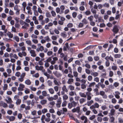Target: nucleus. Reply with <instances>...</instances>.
Listing matches in <instances>:
<instances>
[{
  "mask_svg": "<svg viewBox=\"0 0 123 123\" xmlns=\"http://www.w3.org/2000/svg\"><path fill=\"white\" fill-rule=\"evenodd\" d=\"M62 91H64L66 92H68V90L66 88V87L65 85H64L62 87Z\"/></svg>",
  "mask_w": 123,
  "mask_h": 123,
  "instance_id": "27",
  "label": "nucleus"
},
{
  "mask_svg": "<svg viewBox=\"0 0 123 123\" xmlns=\"http://www.w3.org/2000/svg\"><path fill=\"white\" fill-rule=\"evenodd\" d=\"M6 26L4 25H2L1 26V28L4 31V32L5 33H6L7 31V30L6 29Z\"/></svg>",
  "mask_w": 123,
  "mask_h": 123,
  "instance_id": "19",
  "label": "nucleus"
},
{
  "mask_svg": "<svg viewBox=\"0 0 123 123\" xmlns=\"http://www.w3.org/2000/svg\"><path fill=\"white\" fill-rule=\"evenodd\" d=\"M115 110L113 109H111L110 111V112L109 113V116H112L114 115L115 114Z\"/></svg>",
  "mask_w": 123,
  "mask_h": 123,
  "instance_id": "8",
  "label": "nucleus"
},
{
  "mask_svg": "<svg viewBox=\"0 0 123 123\" xmlns=\"http://www.w3.org/2000/svg\"><path fill=\"white\" fill-rule=\"evenodd\" d=\"M70 9L71 10H75L76 11H77L78 10L77 7L76 6H71L70 7Z\"/></svg>",
  "mask_w": 123,
  "mask_h": 123,
  "instance_id": "25",
  "label": "nucleus"
},
{
  "mask_svg": "<svg viewBox=\"0 0 123 123\" xmlns=\"http://www.w3.org/2000/svg\"><path fill=\"white\" fill-rule=\"evenodd\" d=\"M9 55L7 52L5 53L3 57H4L6 58H7L9 57Z\"/></svg>",
  "mask_w": 123,
  "mask_h": 123,
  "instance_id": "64",
  "label": "nucleus"
},
{
  "mask_svg": "<svg viewBox=\"0 0 123 123\" xmlns=\"http://www.w3.org/2000/svg\"><path fill=\"white\" fill-rule=\"evenodd\" d=\"M80 107H78L76 108H74L72 110V111L73 112H77L79 113L80 111Z\"/></svg>",
  "mask_w": 123,
  "mask_h": 123,
  "instance_id": "10",
  "label": "nucleus"
},
{
  "mask_svg": "<svg viewBox=\"0 0 123 123\" xmlns=\"http://www.w3.org/2000/svg\"><path fill=\"white\" fill-rule=\"evenodd\" d=\"M94 18L93 16L92 15H91L88 18V19L90 22L92 21L93 20Z\"/></svg>",
  "mask_w": 123,
  "mask_h": 123,
  "instance_id": "37",
  "label": "nucleus"
},
{
  "mask_svg": "<svg viewBox=\"0 0 123 123\" xmlns=\"http://www.w3.org/2000/svg\"><path fill=\"white\" fill-rule=\"evenodd\" d=\"M73 24L71 23H69L67 25L68 27L70 28L73 27Z\"/></svg>",
  "mask_w": 123,
  "mask_h": 123,
  "instance_id": "53",
  "label": "nucleus"
},
{
  "mask_svg": "<svg viewBox=\"0 0 123 123\" xmlns=\"http://www.w3.org/2000/svg\"><path fill=\"white\" fill-rule=\"evenodd\" d=\"M46 15L48 18H50L51 17V15L50 12H47L46 13Z\"/></svg>",
  "mask_w": 123,
  "mask_h": 123,
  "instance_id": "58",
  "label": "nucleus"
},
{
  "mask_svg": "<svg viewBox=\"0 0 123 123\" xmlns=\"http://www.w3.org/2000/svg\"><path fill=\"white\" fill-rule=\"evenodd\" d=\"M121 56L120 54H116L114 55V57L115 58H119L121 57Z\"/></svg>",
  "mask_w": 123,
  "mask_h": 123,
  "instance_id": "31",
  "label": "nucleus"
},
{
  "mask_svg": "<svg viewBox=\"0 0 123 123\" xmlns=\"http://www.w3.org/2000/svg\"><path fill=\"white\" fill-rule=\"evenodd\" d=\"M111 102L113 104H116L117 102V100L115 98H112L111 100Z\"/></svg>",
  "mask_w": 123,
  "mask_h": 123,
  "instance_id": "50",
  "label": "nucleus"
},
{
  "mask_svg": "<svg viewBox=\"0 0 123 123\" xmlns=\"http://www.w3.org/2000/svg\"><path fill=\"white\" fill-rule=\"evenodd\" d=\"M123 62V61L122 60L120 59H118L117 61V63L119 65L121 64Z\"/></svg>",
  "mask_w": 123,
  "mask_h": 123,
  "instance_id": "60",
  "label": "nucleus"
},
{
  "mask_svg": "<svg viewBox=\"0 0 123 123\" xmlns=\"http://www.w3.org/2000/svg\"><path fill=\"white\" fill-rule=\"evenodd\" d=\"M25 83L26 84L29 85L31 84V82L29 79H27L25 81Z\"/></svg>",
  "mask_w": 123,
  "mask_h": 123,
  "instance_id": "22",
  "label": "nucleus"
},
{
  "mask_svg": "<svg viewBox=\"0 0 123 123\" xmlns=\"http://www.w3.org/2000/svg\"><path fill=\"white\" fill-rule=\"evenodd\" d=\"M73 107H75L77 105V103L75 101H73L71 102Z\"/></svg>",
  "mask_w": 123,
  "mask_h": 123,
  "instance_id": "54",
  "label": "nucleus"
},
{
  "mask_svg": "<svg viewBox=\"0 0 123 123\" xmlns=\"http://www.w3.org/2000/svg\"><path fill=\"white\" fill-rule=\"evenodd\" d=\"M16 103L17 105H19L21 102V99H17L16 100Z\"/></svg>",
  "mask_w": 123,
  "mask_h": 123,
  "instance_id": "42",
  "label": "nucleus"
},
{
  "mask_svg": "<svg viewBox=\"0 0 123 123\" xmlns=\"http://www.w3.org/2000/svg\"><path fill=\"white\" fill-rule=\"evenodd\" d=\"M7 85L6 84H5L3 86V90L4 91L6 90L7 89Z\"/></svg>",
  "mask_w": 123,
  "mask_h": 123,
  "instance_id": "51",
  "label": "nucleus"
},
{
  "mask_svg": "<svg viewBox=\"0 0 123 123\" xmlns=\"http://www.w3.org/2000/svg\"><path fill=\"white\" fill-rule=\"evenodd\" d=\"M13 39L15 40L17 42H18L19 41V38L18 36H14L13 38Z\"/></svg>",
  "mask_w": 123,
  "mask_h": 123,
  "instance_id": "35",
  "label": "nucleus"
},
{
  "mask_svg": "<svg viewBox=\"0 0 123 123\" xmlns=\"http://www.w3.org/2000/svg\"><path fill=\"white\" fill-rule=\"evenodd\" d=\"M61 35L63 38L66 37L67 36L66 33L65 31H64L61 33Z\"/></svg>",
  "mask_w": 123,
  "mask_h": 123,
  "instance_id": "17",
  "label": "nucleus"
},
{
  "mask_svg": "<svg viewBox=\"0 0 123 123\" xmlns=\"http://www.w3.org/2000/svg\"><path fill=\"white\" fill-rule=\"evenodd\" d=\"M7 35L8 37L10 38H12L13 36V35L10 32H8L7 33Z\"/></svg>",
  "mask_w": 123,
  "mask_h": 123,
  "instance_id": "46",
  "label": "nucleus"
},
{
  "mask_svg": "<svg viewBox=\"0 0 123 123\" xmlns=\"http://www.w3.org/2000/svg\"><path fill=\"white\" fill-rule=\"evenodd\" d=\"M82 22L83 23V24L85 25L87 24L88 23L87 20L85 18L83 19L82 20Z\"/></svg>",
  "mask_w": 123,
  "mask_h": 123,
  "instance_id": "47",
  "label": "nucleus"
},
{
  "mask_svg": "<svg viewBox=\"0 0 123 123\" xmlns=\"http://www.w3.org/2000/svg\"><path fill=\"white\" fill-rule=\"evenodd\" d=\"M26 9L27 10V13L29 15H31L32 13L31 10V8L29 6H27L26 8Z\"/></svg>",
  "mask_w": 123,
  "mask_h": 123,
  "instance_id": "6",
  "label": "nucleus"
},
{
  "mask_svg": "<svg viewBox=\"0 0 123 123\" xmlns=\"http://www.w3.org/2000/svg\"><path fill=\"white\" fill-rule=\"evenodd\" d=\"M25 87V86L22 84H20L19 87L18 88V90L19 91H22L23 90V89Z\"/></svg>",
  "mask_w": 123,
  "mask_h": 123,
  "instance_id": "7",
  "label": "nucleus"
},
{
  "mask_svg": "<svg viewBox=\"0 0 123 123\" xmlns=\"http://www.w3.org/2000/svg\"><path fill=\"white\" fill-rule=\"evenodd\" d=\"M86 101V99L83 98H81L79 100L80 103L81 104Z\"/></svg>",
  "mask_w": 123,
  "mask_h": 123,
  "instance_id": "24",
  "label": "nucleus"
},
{
  "mask_svg": "<svg viewBox=\"0 0 123 123\" xmlns=\"http://www.w3.org/2000/svg\"><path fill=\"white\" fill-rule=\"evenodd\" d=\"M53 73L55 76L58 77H59L62 76L61 74L57 71L53 72Z\"/></svg>",
  "mask_w": 123,
  "mask_h": 123,
  "instance_id": "9",
  "label": "nucleus"
},
{
  "mask_svg": "<svg viewBox=\"0 0 123 123\" xmlns=\"http://www.w3.org/2000/svg\"><path fill=\"white\" fill-rule=\"evenodd\" d=\"M47 101L46 99H43L40 101V103L42 105H44L46 104Z\"/></svg>",
  "mask_w": 123,
  "mask_h": 123,
  "instance_id": "20",
  "label": "nucleus"
},
{
  "mask_svg": "<svg viewBox=\"0 0 123 123\" xmlns=\"http://www.w3.org/2000/svg\"><path fill=\"white\" fill-rule=\"evenodd\" d=\"M118 122L119 123H123V118L121 117H119L118 118Z\"/></svg>",
  "mask_w": 123,
  "mask_h": 123,
  "instance_id": "43",
  "label": "nucleus"
},
{
  "mask_svg": "<svg viewBox=\"0 0 123 123\" xmlns=\"http://www.w3.org/2000/svg\"><path fill=\"white\" fill-rule=\"evenodd\" d=\"M51 13L53 17H55L56 15V13L54 11H52L51 12Z\"/></svg>",
  "mask_w": 123,
  "mask_h": 123,
  "instance_id": "61",
  "label": "nucleus"
},
{
  "mask_svg": "<svg viewBox=\"0 0 123 123\" xmlns=\"http://www.w3.org/2000/svg\"><path fill=\"white\" fill-rule=\"evenodd\" d=\"M119 30L117 26H115L114 27L113 31L115 33H117L118 31Z\"/></svg>",
  "mask_w": 123,
  "mask_h": 123,
  "instance_id": "12",
  "label": "nucleus"
},
{
  "mask_svg": "<svg viewBox=\"0 0 123 123\" xmlns=\"http://www.w3.org/2000/svg\"><path fill=\"white\" fill-rule=\"evenodd\" d=\"M6 71L7 74H8L9 75H11L10 74L12 72V71L11 69L9 68H7L6 69Z\"/></svg>",
  "mask_w": 123,
  "mask_h": 123,
  "instance_id": "36",
  "label": "nucleus"
},
{
  "mask_svg": "<svg viewBox=\"0 0 123 123\" xmlns=\"http://www.w3.org/2000/svg\"><path fill=\"white\" fill-rule=\"evenodd\" d=\"M101 108L103 110H105L107 109V107L106 105H103L101 106Z\"/></svg>",
  "mask_w": 123,
  "mask_h": 123,
  "instance_id": "41",
  "label": "nucleus"
},
{
  "mask_svg": "<svg viewBox=\"0 0 123 123\" xmlns=\"http://www.w3.org/2000/svg\"><path fill=\"white\" fill-rule=\"evenodd\" d=\"M3 75L5 78H6L8 76H10L11 75H9L6 72H4L3 74Z\"/></svg>",
  "mask_w": 123,
  "mask_h": 123,
  "instance_id": "32",
  "label": "nucleus"
},
{
  "mask_svg": "<svg viewBox=\"0 0 123 123\" xmlns=\"http://www.w3.org/2000/svg\"><path fill=\"white\" fill-rule=\"evenodd\" d=\"M45 40L48 42H49L50 41V39L48 36H47L45 37L44 38Z\"/></svg>",
  "mask_w": 123,
  "mask_h": 123,
  "instance_id": "48",
  "label": "nucleus"
},
{
  "mask_svg": "<svg viewBox=\"0 0 123 123\" xmlns=\"http://www.w3.org/2000/svg\"><path fill=\"white\" fill-rule=\"evenodd\" d=\"M112 69L113 70H116L117 69V67L116 66H113L111 67Z\"/></svg>",
  "mask_w": 123,
  "mask_h": 123,
  "instance_id": "62",
  "label": "nucleus"
},
{
  "mask_svg": "<svg viewBox=\"0 0 123 123\" xmlns=\"http://www.w3.org/2000/svg\"><path fill=\"white\" fill-rule=\"evenodd\" d=\"M68 98V97L66 94H64L63 96V98L64 100H67Z\"/></svg>",
  "mask_w": 123,
  "mask_h": 123,
  "instance_id": "38",
  "label": "nucleus"
},
{
  "mask_svg": "<svg viewBox=\"0 0 123 123\" xmlns=\"http://www.w3.org/2000/svg\"><path fill=\"white\" fill-rule=\"evenodd\" d=\"M15 26L16 28H19L20 27V25L18 23H16L15 24Z\"/></svg>",
  "mask_w": 123,
  "mask_h": 123,
  "instance_id": "57",
  "label": "nucleus"
},
{
  "mask_svg": "<svg viewBox=\"0 0 123 123\" xmlns=\"http://www.w3.org/2000/svg\"><path fill=\"white\" fill-rule=\"evenodd\" d=\"M68 87L69 89L71 91L73 90L74 89V87L72 85L69 86Z\"/></svg>",
  "mask_w": 123,
  "mask_h": 123,
  "instance_id": "45",
  "label": "nucleus"
},
{
  "mask_svg": "<svg viewBox=\"0 0 123 123\" xmlns=\"http://www.w3.org/2000/svg\"><path fill=\"white\" fill-rule=\"evenodd\" d=\"M48 85L49 86H51L52 85V82L50 80H48L47 81Z\"/></svg>",
  "mask_w": 123,
  "mask_h": 123,
  "instance_id": "39",
  "label": "nucleus"
},
{
  "mask_svg": "<svg viewBox=\"0 0 123 123\" xmlns=\"http://www.w3.org/2000/svg\"><path fill=\"white\" fill-rule=\"evenodd\" d=\"M95 83L94 82H93L90 83L89 85V87L93 86L95 85Z\"/></svg>",
  "mask_w": 123,
  "mask_h": 123,
  "instance_id": "56",
  "label": "nucleus"
},
{
  "mask_svg": "<svg viewBox=\"0 0 123 123\" xmlns=\"http://www.w3.org/2000/svg\"><path fill=\"white\" fill-rule=\"evenodd\" d=\"M1 105L4 108L7 107V104L3 102H1Z\"/></svg>",
  "mask_w": 123,
  "mask_h": 123,
  "instance_id": "28",
  "label": "nucleus"
},
{
  "mask_svg": "<svg viewBox=\"0 0 123 123\" xmlns=\"http://www.w3.org/2000/svg\"><path fill=\"white\" fill-rule=\"evenodd\" d=\"M26 43L29 46L31 45V41L29 40H27L26 41Z\"/></svg>",
  "mask_w": 123,
  "mask_h": 123,
  "instance_id": "40",
  "label": "nucleus"
},
{
  "mask_svg": "<svg viewBox=\"0 0 123 123\" xmlns=\"http://www.w3.org/2000/svg\"><path fill=\"white\" fill-rule=\"evenodd\" d=\"M20 49L22 51V52H20L18 53V56L20 57H22L23 56H26L27 55V53L24 51L26 50L25 47L24 46H23L21 47Z\"/></svg>",
  "mask_w": 123,
  "mask_h": 123,
  "instance_id": "1",
  "label": "nucleus"
},
{
  "mask_svg": "<svg viewBox=\"0 0 123 123\" xmlns=\"http://www.w3.org/2000/svg\"><path fill=\"white\" fill-rule=\"evenodd\" d=\"M49 92L51 94H53L54 93V91L53 89L52 88H50L49 89Z\"/></svg>",
  "mask_w": 123,
  "mask_h": 123,
  "instance_id": "26",
  "label": "nucleus"
},
{
  "mask_svg": "<svg viewBox=\"0 0 123 123\" xmlns=\"http://www.w3.org/2000/svg\"><path fill=\"white\" fill-rule=\"evenodd\" d=\"M110 122L111 123H114L115 118L113 116L110 117Z\"/></svg>",
  "mask_w": 123,
  "mask_h": 123,
  "instance_id": "30",
  "label": "nucleus"
},
{
  "mask_svg": "<svg viewBox=\"0 0 123 123\" xmlns=\"http://www.w3.org/2000/svg\"><path fill=\"white\" fill-rule=\"evenodd\" d=\"M105 59L107 61H108V59H109L112 61L113 62L114 61L113 58L111 56H107L105 57Z\"/></svg>",
  "mask_w": 123,
  "mask_h": 123,
  "instance_id": "15",
  "label": "nucleus"
},
{
  "mask_svg": "<svg viewBox=\"0 0 123 123\" xmlns=\"http://www.w3.org/2000/svg\"><path fill=\"white\" fill-rule=\"evenodd\" d=\"M81 119L82 120H84V123H86L87 122V117L84 116H82L80 117Z\"/></svg>",
  "mask_w": 123,
  "mask_h": 123,
  "instance_id": "16",
  "label": "nucleus"
},
{
  "mask_svg": "<svg viewBox=\"0 0 123 123\" xmlns=\"http://www.w3.org/2000/svg\"><path fill=\"white\" fill-rule=\"evenodd\" d=\"M93 103V101L91 100L90 101H88L87 103V105L88 106H90Z\"/></svg>",
  "mask_w": 123,
  "mask_h": 123,
  "instance_id": "33",
  "label": "nucleus"
},
{
  "mask_svg": "<svg viewBox=\"0 0 123 123\" xmlns=\"http://www.w3.org/2000/svg\"><path fill=\"white\" fill-rule=\"evenodd\" d=\"M6 98L7 99H6L5 100L7 103H12L13 102V101L10 97H7Z\"/></svg>",
  "mask_w": 123,
  "mask_h": 123,
  "instance_id": "11",
  "label": "nucleus"
},
{
  "mask_svg": "<svg viewBox=\"0 0 123 123\" xmlns=\"http://www.w3.org/2000/svg\"><path fill=\"white\" fill-rule=\"evenodd\" d=\"M113 72L111 71H110L109 74V76L110 77H112L113 76Z\"/></svg>",
  "mask_w": 123,
  "mask_h": 123,
  "instance_id": "49",
  "label": "nucleus"
},
{
  "mask_svg": "<svg viewBox=\"0 0 123 123\" xmlns=\"http://www.w3.org/2000/svg\"><path fill=\"white\" fill-rule=\"evenodd\" d=\"M46 115L47 117H46L45 121L47 122H49L50 120V114L49 113H47L46 114Z\"/></svg>",
  "mask_w": 123,
  "mask_h": 123,
  "instance_id": "4",
  "label": "nucleus"
},
{
  "mask_svg": "<svg viewBox=\"0 0 123 123\" xmlns=\"http://www.w3.org/2000/svg\"><path fill=\"white\" fill-rule=\"evenodd\" d=\"M30 53L31 54V56L35 57L36 56L37 54L36 53L35 51L34 50L32 49L30 51Z\"/></svg>",
  "mask_w": 123,
  "mask_h": 123,
  "instance_id": "5",
  "label": "nucleus"
},
{
  "mask_svg": "<svg viewBox=\"0 0 123 123\" xmlns=\"http://www.w3.org/2000/svg\"><path fill=\"white\" fill-rule=\"evenodd\" d=\"M79 95L82 97L86 98V95L84 93L81 92L79 93Z\"/></svg>",
  "mask_w": 123,
  "mask_h": 123,
  "instance_id": "23",
  "label": "nucleus"
},
{
  "mask_svg": "<svg viewBox=\"0 0 123 123\" xmlns=\"http://www.w3.org/2000/svg\"><path fill=\"white\" fill-rule=\"evenodd\" d=\"M36 70H42L43 69V67L42 66H36L35 67Z\"/></svg>",
  "mask_w": 123,
  "mask_h": 123,
  "instance_id": "13",
  "label": "nucleus"
},
{
  "mask_svg": "<svg viewBox=\"0 0 123 123\" xmlns=\"http://www.w3.org/2000/svg\"><path fill=\"white\" fill-rule=\"evenodd\" d=\"M91 11L94 14L96 13H97V11L96 10L94 9L92 7L91 8Z\"/></svg>",
  "mask_w": 123,
  "mask_h": 123,
  "instance_id": "34",
  "label": "nucleus"
},
{
  "mask_svg": "<svg viewBox=\"0 0 123 123\" xmlns=\"http://www.w3.org/2000/svg\"><path fill=\"white\" fill-rule=\"evenodd\" d=\"M91 74L94 77L97 76L98 75V74L97 72H94L92 73Z\"/></svg>",
  "mask_w": 123,
  "mask_h": 123,
  "instance_id": "44",
  "label": "nucleus"
},
{
  "mask_svg": "<svg viewBox=\"0 0 123 123\" xmlns=\"http://www.w3.org/2000/svg\"><path fill=\"white\" fill-rule=\"evenodd\" d=\"M54 79L55 80L53 81L54 84L56 85L60 86L61 84V81L56 78Z\"/></svg>",
  "mask_w": 123,
  "mask_h": 123,
  "instance_id": "3",
  "label": "nucleus"
},
{
  "mask_svg": "<svg viewBox=\"0 0 123 123\" xmlns=\"http://www.w3.org/2000/svg\"><path fill=\"white\" fill-rule=\"evenodd\" d=\"M74 79L72 78L69 79L67 81V83L69 84H72L74 82Z\"/></svg>",
  "mask_w": 123,
  "mask_h": 123,
  "instance_id": "21",
  "label": "nucleus"
},
{
  "mask_svg": "<svg viewBox=\"0 0 123 123\" xmlns=\"http://www.w3.org/2000/svg\"><path fill=\"white\" fill-rule=\"evenodd\" d=\"M43 74L44 75L46 76L47 77V78H49L50 75L49 74H48L47 72H44Z\"/></svg>",
  "mask_w": 123,
  "mask_h": 123,
  "instance_id": "59",
  "label": "nucleus"
},
{
  "mask_svg": "<svg viewBox=\"0 0 123 123\" xmlns=\"http://www.w3.org/2000/svg\"><path fill=\"white\" fill-rule=\"evenodd\" d=\"M42 95L44 97H46L49 95V94H47V92L45 91H43L42 92Z\"/></svg>",
  "mask_w": 123,
  "mask_h": 123,
  "instance_id": "18",
  "label": "nucleus"
},
{
  "mask_svg": "<svg viewBox=\"0 0 123 123\" xmlns=\"http://www.w3.org/2000/svg\"><path fill=\"white\" fill-rule=\"evenodd\" d=\"M60 9L61 10V11L62 12H63L64 10L65 9V7L63 5H62L60 7Z\"/></svg>",
  "mask_w": 123,
  "mask_h": 123,
  "instance_id": "55",
  "label": "nucleus"
},
{
  "mask_svg": "<svg viewBox=\"0 0 123 123\" xmlns=\"http://www.w3.org/2000/svg\"><path fill=\"white\" fill-rule=\"evenodd\" d=\"M24 25L22 27V28L27 29H28L27 27H28L29 26V24L26 22H25Z\"/></svg>",
  "mask_w": 123,
  "mask_h": 123,
  "instance_id": "14",
  "label": "nucleus"
},
{
  "mask_svg": "<svg viewBox=\"0 0 123 123\" xmlns=\"http://www.w3.org/2000/svg\"><path fill=\"white\" fill-rule=\"evenodd\" d=\"M95 100L97 101L99 103H101V102H102L103 101L102 100L100 99L98 97H95L94 98Z\"/></svg>",
  "mask_w": 123,
  "mask_h": 123,
  "instance_id": "29",
  "label": "nucleus"
},
{
  "mask_svg": "<svg viewBox=\"0 0 123 123\" xmlns=\"http://www.w3.org/2000/svg\"><path fill=\"white\" fill-rule=\"evenodd\" d=\"M48 112L47 109L46 108H44L42 110V112L43 114H44Z\"/></svg>",
  "mask_w": 123,
  "mask_h": 123,
  "instance_id": "52",
  "label": "nucleus"
},
{
  "mask_svg": "<svg viewBox=\"0 0 123 123\" xmlns=\"http://www.w3.org/2000/svg\"><path fill=\"white\" fill-rule=\"evenodd\" d=\"M51 38L52 40H56L57 39V37L56 36L53 35L51 37Z\"/></svg>",
  "mask_w": 123,
  "mask_h": 123,
  "instance_id": "63",
  "label": "nucleus"
},
{
  "mask_svg": "<svg viewBox=\"0 0 123 123\" xmlns=\"http://www.w3.org/2000/svg\"><path fill=\"white\" fill-rule=\"evenodd\" d=\"M14 9L16 11V14L17 15H19V14L20 10L18 9V6L17 5H16L14 6Z\"/></svg>",
  "mask_w": 123,
  "mask_h": 123,
  "instance_id": "2",
  "label": "nucleus"
}]
</instances>
